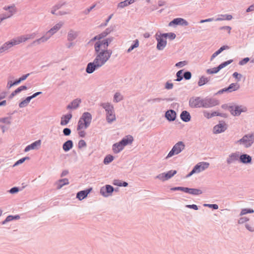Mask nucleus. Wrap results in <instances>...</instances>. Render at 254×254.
<instances>
[{"mask_svg": "<svg viewBox=\"0 0 254 254\" xmlns=\"http://www.w3.org/2000/svg\"><path fill=\"white\" fill-rule=\"evenodd\" d=\"M210 79L208 77H206L204 76H201L199 77V80L198 81V85L199 86H202L204 84L207 83Z\"/></svg>", "mask_w": 254, "mask_h": 254, "instance_id": "nucleus-37", "label": "nucleus"}, {"mask_svg": "<svg viewBox=\"0 0 254 254\" xmlns=\"http://www.w3.org/2000/svg\"><path fill=\"white\" fill-rule=\"evenodd\" d=\"M250 60V59L248 57L245 58L243 59L242 60L239 61V64L240 65H243L245 64H246L248 62H249Z\"/></svg>", "mask_w": 254, "mask_h": 254, "instance_id": "nucleus-56", "label": "nucleus"}, {"mask_svg": "<svg viewBox=\"0 0 254 254\" xmlns=\"http://www.w3.org/2000/svg\"><path fill=\"white\" fill-rule=\"evenodd\" d=\"M51 37L50 35L48 34V32L46 33V35L42 37L41 38L34 41L33 44H40L42 43L45 42Z\"/></svg>", "mask_w": 254, "mask_h": 254, "instance_id": "nucleus-33", "label": "nucleus"}, {"mask_svg": "<svg viewBox=\"0 0 254 254\" xmlns=\"http://www.w3.org/2000/svg\"><path fill=\"white\" fill-rule=\"evenodd\" d=\"M187 64V62L186 61H181L176 64L175 66L177 67H182Z\"/></svg>", "mask_w": 254, "mask_h": 254, "instance_id": "nucleus-59", "label": "nucleus"}, {"mask_svg": "<svg viewBox=\"0 0 254 254\" xmlns=\"http://www.w3.org/2000/svg\"><path fill=\"white\" fill-rule=\"evenodd\" d=\"M106 120L108 123H111L115 120H116L115 115L114 113L109 114L106 115Z\"/></svg>", "mask_w": 254, "mask_h": 254, "instance_id": "nucleus-47", "label": "nucleus"}, {"mask_svg": "<svg viewBox=\"0 0 254 254\" xmlns=\"http://www.w3.org/2000/svg\"><path fill=\"white\" fill-rule=\"evenodd\" d=\"M245 227L250 232H254V224H252L251 225L250 224L246 223L245 224Z\"/></svg>", "mask_w": 254, "mask_h": 254, "instance_id": "nucleus-55", "label": "nucleus"}, {"mask_svg": "<svg viewBox=\"0 0 254 254\" xmlns=\"http://www.w3.org/2000/svg\"><path fill=\"white\" fill-rule=\"evenodd\" d=\"M203 114L204 116L208 119H210L214 116H217V115H218V114L217 113V111H214L211 113H210L207 111H204Z\"/></svg>", "mask_w": 254, "mask_h": 254, "instance_id": "nucleus-46", "label": "nucleus"}, {"mask_svg": "<svg viewBox=\"0 0 254 254\" xmlns=\"http://www.w3.org/2000/svg\"><path fill=\"white\" fill-rule=\"evenodd\" d=\"M91 121V114L89 112L83 113L78 121L77 130L86 129L89 127Z\"/></svg>", "mask_w": 254, "mask_h": 254, "instance_id": "nucleus-3", "label": "nucleus"}, {"mask_svg": "<svg viewBox=\"0 0 254 254\" xmlns=\"http://www.w3.org/2000/svg\"><path fill=\"white\" fill-rule=\"evenodd\" d=\"M180 118L183 122L188 123L190 121L191 116L188 111L184 110L180 114Z\"/></svg>", "mask_w": 254, "mask_h": 254, "instance_id": "nucleus-28", "label": "nucleus"}, {"mask_svg": "<svg viewBox=\"0 0 254 254\" xmlns=\"http://www.w3.org/2000/svg\"><path fill=\"white\" fill-rule=\"evenodd\" d=\"M239 159V152L233 153L229 155L226 162L228 164H230Z\"/></svg>", "mask_w": 254, "mask_h": 254, "instance_id": "nucleus-24", "label": "nucleus"}, {"mask_svg": "<svg viewBox=\"0 0 254 254\" xmlns=\"http://www.w3.org/2000/svg\"><path fill=\"white\" fill-rule=\"evenodd\" d=\"M227 128V125L224 121H220L219 124L215 125L213 128V133L218 134L224 132Z\"/></svg>", "mask_w": 254, "mask_h": 254, "instance_id": "nucleus-14", "label": "nucleus"}, {"mask_svg": "<svg viewBox=\"0 0 254 254\" xmlns=\"http://www.w3.org/2000/svg\"><path fill=\"white\" fill-rule=\"evenodd\" d=\"M209 166V163L206 162H201L196 164L193 167V169L197 173H198L208 168Z\"/></svg>", "mask_w": 254, "mask_h": 254, "instance_id": "nucleus-18", "label": "nucleus"}, {"mask_svg": "<svg viewBox=\"0 0 254 254\" xmlns=\"http://www.w3.org/2000/svg\"><path fill=\"white\" fill-rule=\"evenodd\" d=\"M139 46V41L137 39L133 41V43L131 44L130 47L127 49V52H131L134 49L137 48Z\"/></svg>", "mask_w": 254, "mask_h": 254, "instance_id": "nucleus-44", "label": "nucleus"}, {"mask_svg": "<svg viewBox=\"0 0 254 254\" xmlns=\"http://www.w3.org/2000/svg\"><path fill=\"white\" fill-rule=\"evenodd\" d=\"M41 145V140H38L32 143L30 145H28L25 148V152H28L30 150L35 149Z\"/></svg>", "mask_w": 254, "mask_h": 254, "instance_id": "nucleus-30", "label": "nucleus"}, {"mask_svg": "<svg viewBox=\"0 0 254 254\" xmlns=\"http://www.w3.org/2000/svg\"><path fill=\"white\" fill-rule=\"evenodd\" d=\"M95 58L94 60L102 66L110 58L112 51L110 49H105L94 45Z\"/></svg>", "mask_w": 254, "mask_h": 254, "instance_id": "nucleus-2", "label": "nucleus"}, {"mask_svg": "<svg viewBox=\"0 0 254 254\" xmlns=\"http://www.w3.org/2000/svg\"><path fill=\"white\" fill-rule=\"evenodd\" d=\"M254 212V210L252 208H244L241 210L240 215L242 216L248 213H253Z\"/></svg>", "mask_w": 254, "mask_h": 254, "instance_id": "nucleus-49", "label": "nucleus"}, {"mask_svg": "<svg viewBox=\"0 0 254 254\" xmlns=\"http://www.w3.org/2000/svg\"><path fill=\"white\" fill-rule=\"evenodd\" d=\"M164 38H168L170 40H173L176 37V35L173 32L162 33Z\"/></svg>", "mask_w": 254, "mask_h": 254, "instance_id": "nucleus-42", "label": "nucleus"}, {"mask_svg": "<svg viewBox=\"0 0 254 254\" xmlns=\"http://www.w3.org/2000/svg\"><path fill=\"white\" fill-rule=\"evenodd\" d=\"M114 30L113 27H110L106 29L105 31L99 34L102 39L106 37L108 34H109L112 31Z\"/></svg>", "mask_w": 254, "mask_h": 254, "instance_id": "nucleus-39", "label": "nucleus"}, {"mask_svg": "<svg viewBox=\"0 0 254 254\" xmlns=\"http://www.w3.org/2000/svg\"><path fill=\"white\" fill-rule=\"evenodd\" d=\"M239 88L240 85L237 83H232L227 87L228 92L230 93L237 90Z\"/></svg>", "mask_w": 254, "mask_h": 254, "instance_id": "nucleus-36", "label": "nucleus"}, {"mask_svg": "<svg viewBox=\"0 0 254 254\" xmlns=\"http://www.w3.org/2000/svg\"><path fill=\"white\" fill-rule=\"evenodd\" d=\"M113 40L114 37H109L106 39H104L103 40H101V41H97L94 44V45L96 46V47H100L103 49H108V46L113 41Z\"/></svg>", "mask_w": 254, "mask_h": 254, "instance_id": "nucleus-15", "label": "nucleus"}, {"mask_svg": "<svg viewBox=\"0 0 254 254\" xmlns=\"http://www.w3.org/2000/svg\"><path fill=\"white\" fill-rule=\"evenodd\" d=\"M76 41H67L65 44V46L68 49H72L76 45Z\"/></svg>", "mask_w": 254, "mask_h": 254, "instance_id": "nucleus-53", "label": "nucleus"}, {"mask_svg": "<svg viewBox=\"0 0 254 254\" xmlns=\"http://www.w3.org/2000/svg\"><path fill=\"white\" fill-rule=\"evenodd\" d=\"M219 104L218 100L211 97H206L203 98L202 108H209L216 106Z\"/></svg>", "mask_w": 254, "mask_h": 254, "instance_id": "nucleus-8", "label": "nucleus"}, {"mask_svg": "<svg viewBox=\"0 0 254 254\" xmlns=\"http://www.w3.org/2000/svg\"><path fill=\"white\" fill-rule=\"evenodd\" d=\"M114 159V157L110 154L106 155L103 160V163L104 164H109L111 162L113 161Z\"/></svg>", "mask_w": 254, "mask_h": 254, "instance_id": "nucleus-43", "label": "nucleus"}, {"mask_svg": "<svg viewBox=\"0 0 254 254\" xmlns=\"http://www.w3.org/2000/svg\"><path fill=\"white\" fill-rule=\"evenodd\" d=\"M185 143L182 141H179L176 143L172 147L171 150L165 157L166 159L172 157L174 155H178L185 148Z\"/></svg>", "mask_w": 254, "mask_h": 254, "instance_id": "nucleus-4", "label": "nucleus"}, {"mask_svg": "<svg viewBox=\"0 0 254 254\" xmlns=\"http://www.w3.org/2000/svg\"><path fill=\"white\" fill-rule=\"evenodd\" d=\"M177 171L171 170L167 172L162 173L158 175L156 178L162 181H165L171 179L177 174Z\"/></svg>", "mask_w": 254, "mask_h": 254, "instance_id": "nucleus-12", "label": "nucleus"}, {"mask_svg": "<svg viewBox=\"0 0 254 254\" xmlns=\"http://www.w3.org/2000/svg\"><path fill=\"white\" fill-rule=\"evenodd\" d=\"M220 16L223 17V18H221L220 17H218L216 19H215V21H222L223 20H230L232 19L233 17L230 14H222L220 15Z\"/></svg>", "mask_w": 254, "mask_h": 254, "instance_id": "nucleus-45", "label": "nucleus"}, {"mask_svg": "<svg viewBox=\"0 0 254 254\" xmlns=\"http://www.w3.org/2000/svg\"><path fill=\"white\" fill-rule=\"evenodd\" d=\"M221 69L219 67V66H217V67H214L212 68H208L206 70V72L207 74H215L218 72Z\"/></svg>", "mask_w": 254, "mask_h": 254, "instance_id": "nucleus-41", "label": "nucleus"}, {"mask_svg": "<svg viewBox=\"0 0 254 254\" xmlns=\"http://www.w3.org/2000/svg\"><path fill=\"white\" fill-rule=\"evenodd\" d=\"M101 66L102 65L99 63L94 60L92 62L87 64L85 71L87 73L91 74Z\"/></svg>", "mask_w": 254, "mask_h": 254, "instance_id": "nucleus-13", "label": "nucleus"}, {"mask_svg": "<svg viewBox=\"0 0 254 254\" xmlns=\"http://www.w3.org/2000/svg\"><path fill=\"white\" fill-rule=\"evenodd\" d=\"M231 27L229 26H221L220 27H219V29L220 30H227L228 31V33H230L231 32Z\"/></svg>", "mask_w": 254, "mask_h": 254, "instance_id": "nucleus-62", "label": "nucleus"}, {"mask_svg": "<svg viewBox=\"0 0 254 254\" xmlns=\"http://www.w3.org/2000/svg\"><path fill=\"white\" fill-rule=\"evenodd\" d=\"M135 0H125L124 1L119 2L118 4L119 8H123L129 4L133 3Z\"/></svg>", "mask_w": 254, "mask_h": 254, "instance_id": "nucleus-35", "label": "nucleus"}, {"mask_svg": "<svg viewBox=\"0 0 254 254\" xmlns=\"http://www.w3.org/2000/svg\"><path fill=\"white\" fill-rule=\"evenodd\" d=\"M86 146V142L83 140L81 139L79 141L78 143V147L80 149L83 147H85Z\"/></svg>", "mask_w": 254, "mask_h": 254, "instance_id": "nucleus-60", "label": "nucleus"}, {"mask_svg": "<svg viewBox=\"0 0 254 254\" xmlns=\"http://www.w3.org/2000/svg\"><path fill=\"white\" fill-rule=\"evenodd\" d=\"M230 47L227 45H224L221 47L218 50L215 52L211 56L210 61H212L216 57L225 50H228Z\"/></svg>", "mask_w": 254, "mask_h": 254, "instance_id": "nucleus-32", "label": "nucleus"}, {"mask_svg": "<svg viewBox=\"0 0 254 254\" xmlns=\"http://www.w3.org/2000/svg\"><path fill=\"white\" fill-rule=\"evenodd\" d=\"M78 36V32L73 30H70L67 35V41H76Z\"/></svg>", "mask_w": 254, "mask_h": 254, "instance_id": "nucleus-25", "label": "nucleus"}, {"mask_svg": "<svg viewBox=\"0 0 254 254\" xmlns=\"http://www.w3.org/2000/svg\"><path fill=\"white\" fill-rule=\"evenodd\" d=\"M101 106L105 110L106 115L114 113V107L109 103H103L101 104Z\"/></svg>", "mask_w": 254, "mask_h": 254, "instance_id": "nucleus-26", "label": "nucleus"}, {"mask_svg": "<svg viewBox=\"0 0 254 254\" xmlns=\"http://www.w3.org/2000/svg\"><path fill=\"white\" fill-rule=\"evenodd\" d=\"M165 117L169 122H173L176 119L177 113L174 110L170 109L165 112Z\"/></svg>", "mask_w": 254, "mask_h": 254, "instance_id": "nucleus-20", "label": "nucleus"}, {"mask_svg": "<svg viewBox=\"0 0 254 254\" xmlns=\"http://www.w3.org/2000/svg\"><path fill=\"white\" fill-rule=\"evenodd\" d=\"M57 189L59 190L62 188V187L64 186V181L61 179L58 181L56 184Z\"/></svg>", "mask_w": 254, "mask_h": 254, "instance_id": "nucleus-57", "label": "nucleus"}, {"mask_svg": "<svg viewBox=\"0 0 254 254\" xmlns=\"http://www.w3.org/2000/svg\"><path fill=\"white\" fill-rule=\"evenodd\" d=\"M252 157L247 154H242L239 155V161L243 164H249L252 162Z\"/></svg>", "mask_w": 254, "mask_h": 254, "instance_id": "nucleus-23", "label": "nucleus"}, {"mask_svg": "<svg viewBox=\"0 0 254 254\" xmlns=\"http://www.w3.org/2000/svg\"><path fill=\"white\" fill-rule=\"evenodd\" d=\"M125 146L121 141L113 145L112 149L115 153H118L124 148Z\"/></svg>", "mask_w": 254, "mask_h": 254, "instance_id": "nucleus-29", "label": "nucleus"}, {"mask_svg": "<svg viewBox=\"0 0 254 254\" xmlns=\"http://www.w3.org/2000/svg\"><path fill=\"white\" fill-rule=\"evenodd\" d=\"M73 147V142L71 140H67L64 142V152H67Z\"/></svg>", "mask_w": 254, "mask_h": 254, "instance_id": "nucleus-40", "label": "nucleus"}, {"mask_svg": "<svg viewBox=\"0 0 254 254\" xmlns=\"http://www.w3.org/2000/svg\"><path fill=\"white\" fill-rule=\"evenodd\" d=\"M203 206L205 207H208L209 208H212L214 210H216L218 209V205L217 204H206L205 203L203 204Z\"/></svg>", "mask_w": 254, "mask_h": 254, "instance_id": "nucleus-54", "label": "nucleus"}, {"mask_svg": "<svg viewBox=\"0 0 254 254\" xmlns=\"http://www.w3.org/2000/svg\"><path fill=\"white\" fill-rule=\"evenodd\" d=\"M203 99L200 97H191L189 100V106L192 108H202Z\"/></svg>", "mask_w": 254, "mask_h": 254, "instance_id": "nucleus-10", "label": "nucleus"}, {"mask_svg": "<svg viewBox=\"0 0 254 254\" xmlns=\"http://www.w3.org/2000/svg\"><path fill=\"white\" fill-rule=\"evenodd\" d=\"M4 9H5L6 11L8 9V13H7L6 14H2L1 15H0V23L4 19L11 17L15 12L14 6H8L7 7H4Z\"/></svg>", "mask_w": 254, "mask_h": 254, "instance_id": "nucleus-17", "label": "nucleus"}, {"mask_svg": "<svg viewBox=\"0 0 254 254\" xmlns=\"http://www.w3.org/2000/svg\"><path fill=\"white\" fill-rule=\"evenodd\" d=\"M72 115L71 112H68L66 115H64V126L67 125L70 119L72 118Z\"/></svg>", "mask_w": 254, "mask_h": 254, "instance_id": "nucleus-51", "label": "nucleus"}, {"mask_svg": "<svg viewBox=\"0 0 254 254\" xmlns=\"http://www.w3.org/2000/svg\"><path fill=\"white\" fill-rule=\"evenodd\" d=\"M232 76L234 78L237 79L238 81H240L242 77V75L237 72H234L232 74Z\"/></svg>", "mask_w": 254, "mask_h": 254, "instance_id": "nucleus-58", "label": "nucleus"}, {"mask_svg": "<svg viewBox=\"0 0 254 254\" xmlns=\"http://www.w3.org/2000/svg\"><path fill=\"white\" fill-rule=\"evenodd\" d=\"M118 188L115 189L114 188L110 185H106L100 189V192L104 197H108L112 195L114 190L118 191Z\"/></svg>", "mask_w": 254, "mask_h": 254, "instance_id": "nucleus-9", "label": "nucleus"}, {"mask_svg": "<svg viewBox=\"0 0 254 254\" xmlns=\"http://www.w3.org/2000/svg\"><path fill=\"white\" fill-rule=\"evenodd\" d=\"M113 184L114 186H117L119 187H126L128 186V183L125 181H122L119 180H114L113 182Z\"/></svg>", "mask_w": 254, "mask_h": 254, "instance_id": "nucleus-38", "label": "nucleus"}, {"mask_svg": "<svg viewBox=\"0 0 254 254\" xmlns=\"http://www.w3.org/2000/svg\"><path fill=\"white\" fill-rule=\"evenodd\" d=\"M102 39L101 38V36H100L99 34L94 36L93 38H92L90 41V42H93L96 40H97V41H101Z\"/></svg>", "mask_w": 254, "mask_h": 254, "instance_id": "nucleus-64", "label": "nucleus"}, {"mask_svg": "<svg viewBox=\"0 0 254 254\" xmlns=\"http://www.w3.org/2000/svg\"><path fill=\"white\" fill-rule=\"evenodd\" d=\"M41 93L42 92H38L34 93L32 96L27 97L24 100L20 103L19 105L20 108H23L26 107L32 99L36 97L37 96L41 94Z\"/></svg>", "mask_w": 254, "mask_h": 254, "instance_id": "nucleus-22", "label": "nucleus"}, {"mask_svg": "<svg viewBox=\"0 0 254 254\" xmlns=\"http://www.w3.org/2000/svg\"><path fill=\"white\" fill-rule=\"evenodd\" d=\"M189 25L188 22L185 19L182 18H176L171 21L169 23V26H176L181 25L186 26Z\"/></svg>", "mask_w": 254, "mask_h": 254, "instance_id": "nucleus-16", "label": "nucleus"}, {"mask_svg": "<svg viewBox=\"0 0 254 254\" xmlns=\"http://www.w3.org/2000/svg\"><path fill=\"white\" fill-rule=\"evenodd\" d=\"M249 219L246 217H241L238 220V223L240 224H244V223L248 221Z\"/></svg>", "mask_w": 254, "mask_h": 254, "instance_id": "nucleus-61", "label": "nucleus"}, {"mask_svg": "<svg viewBox=\"0 0 254 254\" xmlns=\"http://www.w3.org/2000/svg\"><path fill=\"white\" fill-rule=\"evenodd\" d=\"M92 190V188H88L84 190L79 191L76 193V197L78 200H81L87 197L88 194Z\"/></svg>", "mask_w": 254, "mask_h": 254, "instance_id": "nucleus-19", "label": "nucleus"}, {"mask_svg": "<svg viewBox=\"0 0 254 254\" xmlns=\"http://www.w3.org/2000/svg\"><path fill=\"white\" fill-rule=\"evenodd\" d=\"M35 36L36 34L33 33L26 35L19 36L15 38L12 39L10 41L3 44L0 47V53H2L8 50L12 46L20 44L23 42H25L29 39H33L35 37Z\"/></svg>", "mask_w": 254, "mask_h": 254, "instance_id": "nucleus-1", "label": "nucleus"}, {"mask_svg": "<svg viewBox=\"0 0 254 254\" xmlns=\"http://www.w3.org/2000/svg\"><path fill=\"white\" fill-rule=\"evenodd\" d=\"M120 141L122 142V143H123L124 146H126V145L132 143L133 141V138L131 135H127L123 137Z\"/></svg>", "mask_w": 254, "mask_h": 254, "instance_id": "nucleus-31", "label": "nucleus"}, {"mask_svg": "<svg viewBox=\"0 0 254 254\" xmlns=\"http://www.w3.org/2000/svg\"><path fill=\"white\" fill-rule=\"evenodd\" d=\"M229 111L234 116H239L242 113L246 112L247 108L242 105H234L229 107Z\"/></svg>", "mask_w": 254, "mask_h": 254, "instance_id": "nucleus-6", "label": "nucleus"}, {"mask_svg": "<svg viewBox=\"0 0 254 254\" xmlns=\"http://www.w3.org/2000/svg\"><path fill=\"white\" fill-rule=\"evenodd\" d=\"M156 40H157L156 48L158 50H163L167 45L166 39L164 38L162 33L158 35L157 33L156 34Z\"/></svg>", "mask_w": 254, "mask_h": 254, "instance_id": "nucleus-11", "label": "nucleus"}, {"mask_svg": "<svg viewBox=\"0 0 254 254\" xmlns=\"http://www.w3.org/2000/svg\"><path fill=\"white\" fill-rule=\"evenodd\" d=\"M233 62V60L231 59V60H228L227 61H225V62L222 63L218 66L220 67V68L221 69L224 68L225 67H226V66H227L228 65H229V64H231Z\"/></svg>", "mask_w": 254, "mask_h": 254, "instance_id": "nucleus-52", "label": "nucleus"}, {"mask_svg": "<svg viewBox=\"0 0 254 254\" xmlns=\"http://www.w3.org/2000/svg\"><path fill=\"white\" fill-rule=\"evenodd\" d=\"M192 74L191 72L188 70L184 71V69H181L176 73L177 81H181L184 78L185 80H189L191 79Z\"/></svg>", "mask_w": 254, "mask_h": 254, "instance_id": "nucleus-7", "label": "nucleus"}, {"mask_svg": "<svg viewBox=\"0 0 254 254\" xmlns=\"http://www.w3.org/2000/svg\"><path fill=\"white\" fill-rule=\"evenodd\" d=\"M173 87V84L172 82L167 81L165 84V88L166 89L170 90L172 89Z\"/></svg>", "mask_w": 254, "mask_h": 254, "instance_id": "nucleus-63", "label": "nucleus"}, {"mask_svg": "<svg viewBox=\"0 0 254 254\" xmlns=\"http://www.w3.org/2000/svg\"><path fill=\"white\" fill-rule=\"evenodd\" d=\"M64 11V8L62 5H55L52 9V13L57 16L62 15Z\"/></svg>", "mask_w": 254, "mask_h": 254, "instance_id": "nucleus-27", "label": "nucleus"}, {"mask_svg": "<svg viewBox=\"0 0 254 254\" xmlns=\"http://www.w3.org/2000/svg\"><path fill=\"white\" fill-rule=\"evenodd\" d=\"M202 193V191L201 190L198 189H194V188H190V194L198 195L201 194Z\"/></svg>", "mask_w": 254, "mask_h": 254, "instance_id": "nucleus-48", "label": "nucleus"}, {"mask_svg": "<svg viewBox=\"0 0 254 254\" xmlns=\"http://www.w3.org/2000/svg\"><path fill=\"white\" fill-rule=\"evenodd\" d=\"M81 103V100L76 98L72 101L67 106L66 109L68 110H75L77 109L79 104Z\"/></svg>", "mask_w": 254, "mask_h": 254, "instance_id": "nucleus-21", "label": "nucleus"}, {"mask_svg": "<svg viewBox=\"0 0 254 254\" xmlns=\"http://www.w3.org/2000/svg\"><path fill=\"white\" fill-rule=\"evenodd\" d=\"M123 99V97L121 94L119 92H116L114 95V102L118 103Z\"/></svg>", "mask_w": 254, "mask_h": 254, "instance_id": "nucleus-50", "label": "nucleus"}, {"mask_svg": "<svg viewBox=\"0 0 254 254\" xmlns=\"http://www.w3.org/2000/svg\"><path fill=\"white\" fill-rule=\"evenodd\" d=\"M62 27V23H58L55 25L53 28H52L50 30H49L48 32V35H50L51 36L56 33L61 27Z\"/></svg>", "mask_w": 254, "mask_h": 254, "instance_id": "nucleus-34", "label": "nucleus"}, {"mask_svg": "<svg viewBox=\"0 0 254 254\" xmlns=\"http://www.w3.org/2000/svg\"><path fill=\"white\" fill-rule=\"evenodd\" d=\"M254 142V134L251 133L245 135L242 138L237 141V143L243 144L245 147L248 148Z\"/></svg>", "mask_w": 254, "mask_h": 254, "instance_id": "nucleus-5", "label": "nucleus"}]
</instances>
